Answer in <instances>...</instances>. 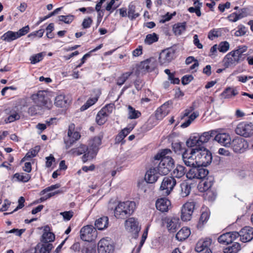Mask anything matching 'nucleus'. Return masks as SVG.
Listing matches in <instances>:
<instances>
[{"label": "nucleus", "mask_w": 253, "mask_h": 253, "mask_svg": "<svg viewBox=\"0 0 253 253\" xmlns=\"http://www.w3.org/2000/svg\"><path fill=\"white\" fill-rule=\"evenodd\" d=\"M196 155L195 148L185 150L182 153V158L184 164L192 167L186 173V177L189 179L204 178L209 174L207 169L202 167H197Z\"/></svg>", "instance_id": "obj_1"}, {"label": "nucleus", "mask_w": 253, "mask_h": 253, "mask_svg": "<svg viewBox=\"0 0 253 253\" xmlns=\"http://www.w3.org/2000/svg\"><path fill=\"white\" fill-rule=\"evenodd\" d=\"M171 151L169 149L162 150L154 157L156 160H161L156 167L158 172L161 175H167L174 165L173 159L169 156Z\"/></svg>", "instance_id": "obj_2"}, {"label": "nucleus", "mask_w": 253, "mask_h": 253, "mask_svg": "<svg viewBox=\"0 0 253 253\" xmlns=\"http://www.w3.org/2000/svg\"><path fill=\"white\" fill-rule=\"evenodd\" d=\"M136 207L133 201L120 202L114 210V215L118 219H125L131 215Z\"/></svg>", "instance_id": "obj_3"}, {"label": "nucleus", "mask_w": 253, "mask_h": 253, "mask_svg": "<svg viewBox=\"0 0 253 253\" xmlns=\"http://www.w3.org/2000/svg\"><path fill=\"white\" fill-rule=\"evenodd\" d=\"M102 137V135L95 136L90 140L88 151L84 153L82 157L83 161L84 163L95 157L99 149V146L101 144Z\"/></svg>", "instance_id": "obj_4"}, {"label": "nucleus", "mask_w": 253, "mask_h": 253, "mask_svg": "<svg viewBox=\"0 0 253 253\" xmlns=\"http://www.w3.org/2000/svg\"><path fill=\"white\" fill-rule=\"evenodd\" d=\"M31 99L37 106L40 108L49 109L52 106L51 101L48 98L45 90H39L37 93L32 94Z\"/></svg>", "instance_id": "obj_5"}, {"label": "nucleus", "mask_w": 253, "mask_h": 253, "mask_svg": "<svg viewBox=\"0 0 253 253\" xmlns=\"http://www.w3.org/2000/svg\"><path fill=\"white\" fill-rule=\"evenodd\" d=\"M198 166H207L212 161L211 152L204 147L195 148Z\"/></svg>", "instance_id": "obj_6"}, {"label": "nucleus", "mask_w": 253, "mask_h": 253, "mask_svg": "<svg viewBox=\"0 0 253 253\" xmlns=\"http://www.w3.org/2000/svg\"><path fill=\"white\" fill-rule=\"evenodd\" d=\"M176 181L172 176H166L163 178L160 191L164 196L169 195L176 185Z\"/></svg>", "instance_id": "obj_7"}, {"label": "nucleus", "mask_w": 253, "mask_h": 253, "mask_svg": "<svg viewBox=\"0 0 253 253\" xmlns=\"http://www.w3.org/2000/svg\"><path fill=\"white\" fill-rule=\"evenodd\" d=\"M74 125H70L69 126L67 136L64 138L66 149L70 148L81 137L80 133L77 131H74Z\"/></svg>", "instance_id": "obj_8"}, {"label": "nucleus", "mask_w": 253, "mask_h": 253, "mask_svg": "<svg viewBox=\"0 0 253 253\" xmlns=\"http://www.w3.org/2000/svg\"><path fill=\"white\" fill-rule=\"evenodd\" d=\"M236 133L244 137H249L253 135V124L251 123H241L235 129Z\"/></svg>", "instance_id": "obj_9"}, {"label": "nucleus", "mask_w": 253, "mask_h": 253, "mask_svg": "<svg viewBox=\"0 0 253 253\" xmlns=\"http://www.w3.org/2000/svg\"><path fill=\"white\" fill-rule=\"evenodd\" d=\"M80 237L83 241L91 242L96 237V230L92 225L84 226L80 230Z\"/></svg>", "instance_id": "obj_10"}, {"label": "nucleus", "mask_w": 253, "mask_h": 253, "mask_svg": "<svg viewBox=\"0 0 253 253\" xmlns=\"http://www.w3.org/2000/svg\"><path fill=\"white\" fill-rule=\"evenodd\" d=\"M196 203L188 202L183 205L181 210V219L184 221H189L195 209Z\"/></svg>", "instance_id": "obj_11"}, {"label": "nucleus", "mask_w": 253, "mask_h": 253, "mask_svg": "<svg viewBox=\"0 0 253 253\" xmlns=\"http://www.w3.org/2000/svg\"><path fill=\"white\" fill-rule=\"evenodd\" d=\"M175 50L172 48L165 49L160 53L159 60L162 65H167L174 58Z\"/></svg>", "instance_id": "obj_12"}, {"label": "nucleus", "mask_w": 253, "mask_h": 253, "mask_svg": "<svg viewBox=\"0 0 253 253\" xmlns=\"http://www.w3.org/2000/svg\"><path fill=\"white\" fill-rule=\"evenodd\" d=\"M233 151L236 153H243L249 147L248 143L245 139L240 137H235L231 142Z\"/></svg>", "instance_id": "obj_13"}, {"label": "nucleus", "mask_w": 253, "mask_h": 253, "mask_svg": "<svg viewBox=\"0 0 253 253\" xmlns=\"http://www.w3.org/2000/svg\"><path fill=\"white\" fill-rule=\"evenodd\" d=\"M114 250L112 242L108 237L101 239L98 243L99 253H113Z\"/></svg>", "instance_id": "obj_14"}, {"label": "nucleus", "mask_w": 253, "mask_h": 253, "mask_svg": "<svg viewBox=\"0 0 253 253\" xmlns=\"http://www.w3.org/2000/svg\"><path fill=\"white\" fill-rule=\"evenodd\" d=\"M125 226L126 229L129 232L137 234L140 231L138 222L134 217H130L125 221Z\"/></svg>", "instance_id": "obj_15"}, {"label": "nucleus", "mask_w": 253, "mask_h": 253, "mask_svg": "<svg viewBox=\"0 0 253 253\" xmlns=\"http://www.w3.org/2000/svg\"><path fill=\"white\" fill-rule=\"evenodd\" d=\"M240 237V240L244 243L250 241L253 239V228L250 226H246L242 228L238 232V237Z\"/></svg>", "instance_id": "obj_16"}, {"label": "nucleus", "mask_w": 253, "mask_h": 253, "mask_svg": "<svg viewBox=\"0 0 253 253\" xmlns=\"http://www.w3.org/2000/svg\"><path fill=\"white\" fill-rule=\"evenodd\" d=\"M232 53V51L229 52L223 59L224 66L226 68L235 66L241 62V60L235 54Z\"/></svg>", "instance_id": "obj_17"}, {"label": "nucleus", "mask_w": 253, "mask_h": 253, "mask_svg": "<svg viewBox=\"0 0 253 253\" xmlns=\"http://www.w3.org/2000/svg\"><path fill=\"white\" fill-rule=\"evenodd\" d=\"M165 223L170 232H175L180 227L179 219L176 217H167L165 219Z\"/></svg>", "instance_id": "obj_18"}, {"label": "nucleus", "mask_w": 253, "mask_h": 253, "mask_svg": "<svg viewBox=\"0 0 253 253\" xmlns=\"http://www.w3.org/2000/svg\"><path fill=\"white\" fill-rule=\"evenodd\" d=\"M238 237V232H230L222 234L218 238L219 243L227 245L231 243L233 241Z\"/></svg>", "instance_id": "obj_19"}, {"label": "nucleus", "mask_w": 253, "mask_h": 253, "mask_svg": "<svg viewBox=\"0 0 253 253\" xmlns=\"http://www.w3.org/2000/svg\"><path fill=\"white\" fill-rule=\"evenodd\" d=\"M211 244V239L206 238L204 239L199 240L196 244L195 251L197 252H203L202 253H206L207 251L211 250L210 247Z\"/></svg>", "instance_id": "obj_20"}, {"label": "nucleus", "mask_w": 253, "mask_h": 253, "mask_svg": "<svg viewBox=\"0 0 253 253\" xmlns=\"http://www.w3.org/2000/svg\"><path fill=\"white\" fill-rule=\"evenodd\" d=\"M214 140L221 145L229 147L231 145V139L229 134L226 133H218L214 135Z\"/></svg>", "instance_id": "obj_21"}, {"label": "nucleus", "mask_w": 253, "mask_h": 253, "mask_svg": "<svg viewBox=\"0 0 253 253\" xmlns=\"http://www.w3.org/2000/svg\"><path fill=\"white\" fill-rule=\"evenodd\" d=\"M159 173L156 168H151L146 172L145 175V180L149 183H154L158 179Z\"/></svg>", "instance_id": "obj_22"}, {"label": "nucleus", "mask_w": 253, "mask_h": 253, "mask_svg": "<svg viewBox=\"0 0 253 253\" xmlns=\"http://www.w3.org/2000/svg\"><path fill=\"white\" fill-rule=\"evenodd\" d=\"M170 205V201L166 198L159 199L157 200L156 203L157 209L162 212L168 211Z\"/></svg>", "instance_id": "obj_23"}, {"label": "nucleus", "mask_w": 253, "mask_h": 253, "mask_svg": "<svg viewBox=\"0 0 253 253\" xmlns=\"http://www.w3.org/2000/svg\"><path fill=\"white\" fill-rule=\"evenodd\" d=\"M217 131L215 130H211L209 131L204 132L200 134H198V139L200 142V146L206 143H207L211 137H212L215 135Z\"/></svg>", "instance_id": "obj_24"}, {"label": "nucleus", "mask_w": 253, "mask_h": 253, "mask_svg": "<svg viewBox=\"0 0 253 253\" xmlns=\"http://www.w3.org/2000/svg\"><path fill=\"white\" fill-rule=\"evenodd\" d=\"M71 100L68 96L64 94L57 95L55 98L54 104L58 107H65L68 105Z\"/></svg>", "instance_id": "obj_25"}, {"label": "nucleus", "mask_w": 253, "mask_h": 253, "mask_svg": "<svg viewBox=\"0 0 253 253\" xmlns=\"http://www.w3.org/2000/svg\"><path fill=\"white\" fill-rule=\"evenodd\" d=\"M169 103H165L156 111V118L157 120H161L169 114Z\"/></svg>", "instance_id": "obj_26"}, {"label": "nucleus", "mask_w": 253, "mask_h": 253, "mask_svg": "<svg viewBox=\"0 0 253 253\" xmlns=\"http://www.w3.org/2000/svg\"><path fill=\"white\" fill-rule=\"evenodd\" d=\"M239 93L236 87H228L226 88L221 93L225 99H231Z\"/></svg>", "instance_id": "obj_27"}, {"label": "nucleus", "mask_w": 253, "mask_h": 253, "mask_svg": "<svg viewBox=\"0 0 253 253\" xmlns=\"http://www.w3.org/2000/svg\"><path fill=\"white\" fill-rule=\"evenodd\" d=\"M109 219L107 216H103L97 219L95 222V226L99 230L106 229L108 226Z\"/></svg>", "instance_id": "obj_28"}, {"label": "nucleus", "mask_w": 253, "mask_h": 253, "mask_svg": "<svg viewBox=\"0 0 253 253\" xmlns=\"http://www.w3.org/2000/svg\"><path fill=\"white\" fill-rule=\"evenodd\" d=\"M136 6L134 4L131 2L128 6L127 8V17L130 20H134L139 16L140 14L136 11Z\"/></svg>", "instance_id": "obj_29"}, {"label": "nucleus", "mask_w": 253, "mask_h": 253, "mask_svg": "<svg viewBox=\"0 0 253 253\" xmlns=\"http://www.w3.org/2000/svg\"><path fill=\"white\" fill-rule=\"evenodd\" d=\"M190 233V230L188 228L183 227L177 233L175 237L178 241H183L187 239Z\"/></svg>", "instance_id": "obj_30"}, {"label": "nucleus", "mask_w": 253, "mask_h": 253, "mask_svg": "<svg viewBox=\"0 0 253 253\" xmlns=\"http://www.w3.org/2000/svg\"><path fill=\"white\" fill-rule=\"evenodd\" d=\"M49 227L46 226L44 227V233L42 236V241L46 244L52 242L54 240L55 236L53 233L50 232H47Z\"/></svg>", "instance_id": "obj_31"}, {"label": "nucleus", "mask_w": 253, "mask_h": 253, "mask_svg": "<svg viewBox=\"0 0 253 253\" xmlns=\"http://www.w3.org/2000/svg\"><path fill=\"white\" fill-rule=\"evenodd\" d=\"M18 34L16 33V32L12 31H8L5 33L1 37L0 39L4 41L7 42H11L16 39H18Z\"/></svg>", "instance_id": "obj_32"}, {"label": "nucleus", "mask_w": 253, "mask_h": 253, "mask_svg": "<svg viewBox=\"0 0 253 253\" xmlns=\"http://www.w3.org/2000/svg\"><path fill=\"white\" fill-rule=\"evenodd\" d=\"M185 174H186L185 168L182 165H178L172 171V177L180 178Z\"/></svg>", "instance_id": "obj_33"}, {"label": "nucleus", "mask_w": 253, "mask_h": 253, "mask_svg": "<svg viewBox=\"0 0 253 253\" xmlns=\"http://www.w3.org/2000/svg\"><path fill=\"white\" fill-rule=\"evenodd\" d=\"M89 148L85 145L81 144L80 146L71 149L68 153L69 154L75 155H80L88 151Z\"/></svg>", "instance_id": "obj_34"}, {"label": "nucleus", "mask_w": 253, "mask_h": 253, "mask_svg": "<svg viewBox=\"0 0 253 253\" xmlns=\"http://www.w3.org/2000/svg\"><path fill=\"white\" fill-rule=\"evenodd\" d=\"M186 145L188 147L198 148L201 147L198 139V134L190 136L186 141Z\"/></svg>", "instance_id": "obj_35"}, {"label": "nucleus", "mask_w": 253, "mask_h": 253, "mask_svg": "<svg viewBox=\"0 0 253 253\" xmlns=\"http://www.w3.org/2000/svg\"><path fill=\"white\" fill-rule=\"evenodd\" d=\"M154 62V59L153 58H150L142 62H141L140 67L147 71H150L152 70L154 68V66L152 65V63Z\"/></svg>", "instance_id": "obj_36"}, {"label": "nucleus", "mask_w": 253, "mask_h": 253, "mask_svg": "<svg viewBox=\"0 0 253 253\" xmlns=\"http://www.w3.org/2000/svg\"><path fill=\"white\" fill-rule=\"evenodd\" d=\"M207 176V175L205 178H202L201 179L203 180L199 183L198 185L199 190L201 192H204L208 190L211 187L212 185V183L211 180L205 179Z\"/></svg>", "instance_id": "obj_37"}, {"label": "nucleus", "mask_w": 253, "mask_h": 253, "mask_svg": "<svg viewBox=\"0 0 253 253\" xmlns=\"http://www.w3.org/2000/svg\"><path fill=\"white\" fill-rule=\"evenodd\" d=\"M186 22L178 23L173 26V31L176 35H180L186 30Z\"/></svg>", "instance_id": "obj_38"}, {"label": "nucleus", "mask_w": 253, "mask_h": 253, "mask_svg": "<svg viewBox=\"0 0 253 253\" xmlns=\"http://www.w3.org/2000/svg\"><path fill=\"white\" fill-rule=\"evenodd\" d=\"M247 49L248 47L246 45L239 46L237 49L232 50V53L235 54L242 61L245 59L243 53L245 52Z\"/></svg>", "instance_id": "obj_39"}, {"label": "nucleus", "mask_w": 253, "mask_h": 253, "mask_svg": "<svg viewBox=\"0 0 253 253\" xmlns=\"http://www.w3.org/2000/svg\"><path fill=\"white\" fill-rule=\"evenodd\" d=\"M128 116L129 119H136L139 118L141 115L140 112L135 110L132 106L129 105L127 108Z\"/></svg>", "instance_id": "obj_40"}, {"label": "nucleus", "mask_w": 253, "mask_h": 253, "mask_svg": "<svg viewBox=\"0 0 253 253\" xmlns=\"http://www.w3.org/2000/svg\"><path fill=\"white\" fill-rule=\"evenodd\" d=\"M159 40V37L157 34L155 33L149 34L146 35L144 40V43L147 45H150L157 42Z\"/></svg>", "instance_id": "obj_41"}, {"label": "nucleus", "mask_w": 253, "mask_h": 253, "mask_svg": "<svg viewBox=\"0 0 253 253\" xmlns=\"http://www.w3.org/2000/svg\"><path fill=\"white\" fill-rule=\"evenodd\" d=\"M241 250V246L239 243H235L232 246L227 247L224 249V253H237Z\"/></svg>", "instance_id": "obj_42"}, {"label": "nucleus", "mask_w": 253, "mask_h": 253, "mask_svg": "<svg viewBox=\"0 0 253 253\" xmlns=\"http://www.w3.org/2000/svg\"><path fill=\"white\" fill-rule=\"evenodd\" d=\"M183 143L180 142H176L172 143V148L174 152L177 154H181L185 150H187L182 146Z\"/></svg>", "instance_id": "obj_43"}, {"label": "nucleus", "mask_w": 253, "mask_h": 253, "mask_svg": "<svg viewBox=\"0 0 253 253\" xmlns=\"http://www.w3.org/2000/svg\"><path fill=\"white\" fill-rule=\"evenodd\" d=\"M40 150L39 146H36L34 148L31 149L25 155L24 158L22 160V161L24 160H29L35 157Z\"/></svg>", "instance_id": "obj_44"}, {"label": "nucleus", "mask_w": 253, "mask_h": 253, "mask_svg": "<svg viewBox=\"0 0 253 253\" xmlns=\"http://www.w3.org/2000/svg\"><path fill=\"white\" fill-rule=\"evenodd\" d=\"M14 178H16L18 181L27 182L30 179L31 176L28 173H16L14 175Z\"/></svg>", "instance_id": "obj_45"}, {"label": "nucleus", "mask_w": 253, "mask_h": 253, "mask_svg": "<svg viewBox=\"0 0 253 253\" xmlns=\"http://www.w3.org/2000/svg\"><path fill=\"white\" fill-rule=\"evenodd\" d=\"M199 116V113L197 112H194L191 114L188 117L187 120L181 125V127L182 128H185L188 127L197 117Z\"/></svg>", "instance_id": "obj_46"}, {"label": "nucleus", "mask_w": 253, "mask_h": 253, "mask_svg": "<svg viewBox=\"0 0 253 253\" xmlns=\"http://www.w3.org/2000/svg\"><path fill=\"white\" fill-rule=\"evenodd\" d=\"M180 195L182 197H185L189 195L191 191V186L187 183H182L180 184Z\"/></svg>", "instance_id": "obj_47"}, {"label": "nucleus", "mask_w": 253, "mask_h": 253, "mask_svg": "<svg viewBox=\"0 0 253 253\" xmlns=\"http://www.w3.org/2000/svg\"><path fill=\"white\" fill-rule=\"evenodd\" d=\"M107 118L106 115L100 110L96 116V122L98 125H102L107 121Z\"/></svg>", "instance_id": "obj_48"}, {"label": "nucleus", "mask_w": 253, "mask_h": 253, "mask_svg": "<svg viewBox=\"0 0 253 253\" xmlns=\"http://www.w3.org/2000/svg\"><path fill=\"white\" fill-rule=\"evenodd\" d=\"M131 72H126L123 73L120 77H119L117 80V84L119 86L122 85L126 80L131 75Z\"/></svg>", "instance_id": "obj_49"}, {"label": "nucleus", "mask_w": 253, "mask_h": 253, "mask_svg": "<svg viewBox=\"0 0 253 253\" xmlns=\"http://www.w3.org/2000/svg\"><path fill=\"white\" fill-rule=\"evenodd\" d=\"M195 7H190L188 9V10L190 13H195L196 15L198 17L201 16V8L202 6V3H196L194 4Z\"/></svg>", "instance_id": "obj_50"}, {"label": "nucleus", "mask_w": 253, "mask_h": 253, "mask_svg": "<svg viewBox=\"0 0 253 253\" xmlns=\"http://www.w3.org/2000/svg\"><path fill=\"white\" fill-rule=\"evenodd\" d=\"M43 56L44 54L42 52L39 53L38 54L32 56L30 58L31 63L32 64H35L40 62L42 60Z\"/></svg>", "instance_id": "obj_51"}, {"label": "nucleus", "mask_w": 253, "mask_h": 253, "mask_svg": "<svg viewBox=\"0 0 253 253\" xmlns=\"http://www.w3.org/2000/svg\"><path fill=\"white\" fill-rule=\"evenodd\" d=\"M97 100V98L96 97L89 98L87 100L86 103L81 107V110L83 111L86 110L89 107L94 104Z\"/></svg>", "instance_id": "obj_52"}, {"label": "nucleus", "mask_w": 253, "mask_h": 253, "mask_svg": "<svg viewBox=\"0 0 253 253\" xmlns=\"http://www.w3.org/2000/svg\"><path fill=\"white\" fill-rule=\"evenodd\" d=\"M238 30H236L234 33V35L236 37H240L245 35L247 32V28L243 25H240L237 27Z\"/></svg>", "instance_id": "obj_53"}, {"label": "nucleus", "mask_w": 253, "mask_h": 253, "mask_svg": "<svg viewBox=\"0 0 253 253\" xmlns=\"http://www.w3.org/2000/svg\"><path fill=\"white\" fill-rule=\"evenodd\" d=\"M20 119V115L16 112L12 113L6 119H5L4 121L5 123H12L16 120H18Z\"/></svg>", "instance_id": "obj_54"}, {"label": "nucleus", "mask_w": 253, "mask_h": 253, "mask_svg": "<svg viewBox=\"0 0 253 253\" xmlns=\"http://www.w3.org/2000/svg\"><path fill=\"white\" fill-rule=\"evenodd\" d=\"M229 46L228 42L226 41L222 42L219 43L218 49L220 52L225 53L229 50Z\"/></svg>", "instance_id": "obj_55"}, {"label": "nucleus", "mask_w": 253, "mask_h": 253, "mask_svg": "<svg viewBox=\"0 0 253 253\" xmlns=\"http://www.w3.org/2000/svg\"><path fill=\"white\" fill-rule=\"evenodd\" d=\"M114 108V105L112 104H109L102 108L100 111L101 112L104 113V114H106L108 117L112 113Z\"/></svg>", "instance_id": "obj_56"}, {"label": "nucleus", "mask_w": 253, "mask_h": 253, "mask_svg": "<svg viewBox=\"0 0 253 253\" xmlns=\"http://www.w3.org/2000/svg\"><path fill=\"white\" fill-rule=\"evenodd\" d=\"M176 12L174 11L172 13H169L167 12L165 15L162 16L161 19L160 20V22L161 23H164L166 22L169 21L171 18L175 16Z\"/></svg>", "instance_id": "obj_57"}, {"label": "nucleus", "mask_w": 253, "mask_h": 253, "mask_svg": "<svg viewBox=\"0 0 253 253\" xmlns=\"http://www.w3.org/2000/svg\"><path fill=\"white\" fill-rule=\"evenodd\" d=\"M58 19L60 21L63 22L65 23L70 24L73 21L74 19V16L72 15H68L66 16L60 15L58 16Z\"/></svg>", "instance_id": "obj_58"}, {"label": "nucleus", "mask_w": 253, "mask_h": 253, "mask_svg": "<svg viewBox=\"0 0 253 253\" xmlns=\"http://www.w3.org/2000/svg\"><path fill=\"white\" fill-rule=\"evenodd\" d=\"M221 35V33L218 29H213L211 30L208 34V38L213 40L215 38H217Z\"/></svg>", "instance_id": "obj_59"}, {"label": "nucleus", "mask_w": 253, "mask_h": 253, "mask_svg": "<svg viewBox=\"0 0 253 253\" xmlns=\"http://www.w3.org/2000/svg\"><path fill=\"white\" fill-rule=\"evenodd\" d=\"M209 217L210 213L208 211H203L201 215L199 224H204L208 220Z\"/></svg>", "instance_id": "obj_60"}, {"label": "nucleus", "mask_w": 253, "mask_h": 253, "mask_svg": "<svg viewBox=\"0 0 253 253\" xmlns=\"http://www.w3.org/2000/svg\"><path fill=\"white\" fill-rule=\"evenodd\" d=\"M60 214L63 216L64 220L68 221L73 216L74 212L72 211H66L60 212Z\"/></svg>", "instance_id": "obj_61"}, {"label": "nucleus", "mask_w": 253, "mask_h": 253, "mask_svg": "<svg viewBox=\"0 0 253 253\" xmlns=\"http://www.w3.org/2000/svg\"><path fill=\"white\" fill-rule=\"evenodd\" d=\"M135 124H133L131 125H128L127 127H125L120 132L123 135H124L125 137H126L130 132L133 129L135 126Z\"/></svg>", "instance_id": "obj_62"}, {"label": "nucleus", "mask_w": 253, "mask_h": 253, "mask_svg": "<svg viewBox=\"0 0 253 253\" xmlns=\"http://www.w3.org/2000/svg\"><path fill=\"white\" fill-rule=\"evenodd\" d=\"M52 249V245L51 244H45L42 246L40 249L41 253H49Z\"/></svg>", "instance_id": "obj_63"}, {"label": "nucleus", "mask_w": 253, "mask_h": 253, "mask_svg": "<svg viewBox=\"0 0 253 253\" xmlns=\"http://www.w3.org/2000/svg\"><path fill=\"white\" fill-rule=\"evenodd\" d=\"M29 27L28 26H25L22 28L20 29L18 31L16 32V33L18 34L17 36H18V38L25 35L29 32Z\"/></svg>", "instance_id": "obj_64"}]
</instances>
